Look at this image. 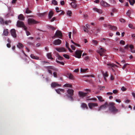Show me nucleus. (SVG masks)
I'll use <instances>...</instances> for the list:
<instances>
[{
	"label": "nucleus",
	"mask_w": 135,
	"mask_h": 135,
	"mask_svg": "<svg viewBox=\"0 0 135 135\" xmlns=\"http://www.w3.org/2000/svg\"><path fill=\"white\" fill-rule=\"evenodd\" d=\"M71 32H69V38L70 39L71 38Z\"/></svg>",
	"instance_id": "nucleus-62"
},
{
	"label": "nucleus",
	"mask_w": 135,
	"mask_h": 135,
	"mask_svg": "<svg viewBox=\"0 0 135 135\" xmlns=\"http://www.w3.org/2000/svg\"><path fill=\"white\" fill-rule=\"evenodd\" d=\"M117 102H118L119 103H120L121 102V101L119 99H116L115 100Z\"/></svg>",
	"instance_id": "nucleus-63"
},
{
	"label": "nucleus",
	"mask_w": 135,
	"mask_h": 135,
	"mask_svg": "<svg viewBox=\"0 0 135 135\" xmlns=\"http://www.w3.org/2000/svg\"><path fill=\"white\" fill-rule=\"evenodd\" d=\"M97 97L100 102H103L104 101V100L103 99L102 97L101 96H97Z\"/></svg>",
	"instance_id": "nucleus-28"
},
{
	"label": "nucleus",
	"mask_w": 135,
	"mask_h": 135,
	"mask_svg": "<svg viewBox=\"0 0 135 135\" xmlns=\"http://www.w3.org/2000/svg\"><path fill=\"white\" fill-rule=\"evenodd\" d=\"M121 90L123 91H125L127 89L125 88L124 86H122L121 88Z\"/></svg>",
	"instance_id": "nucleus-49"
},
{
	"label": "nucleus",
	"mask_w": 135,
	"mask_h": 135,
	"mask_svg": "<svg viewBox=\"0 0 135 135\" xmlns=\"http://www.w3.org/2000/svg\"><path fill=\"white\" fill-rule=\"evenodd\" d=\"M63 56L66 59H69V57L68 55L64 54L63 55Z\"/></svg>",
	"instance_id": "nucleus-42"
},
{
	"label": "nucleus",
	"mask_w": 135,
	"mask_h": 135,
	"mask_svg": "<svg viewBox=\"0 0 135 135\" xmlns=\"http://www.w3.org/2000/svg\"><path fill=\"white\" fill-rule=\"evenodd\" d=\"M53 75L55 77H57V73L56 72H54L53 73Z\"/></svg>",
	"instance_id": "nucleus-61"
},
{
	"label": "nucleus",
	"mask_w": 135,
	"mask_h": 135,
	"mask_svg": "<svg viewBox=\"0 0 135 135\" xmlns=\"http://www.w3.org/2000/svg\"><path fill=\"white\" fill-rule=\"evenodd\" d=\"M56 50L59 52H62L66 51V50L64 47L56 48Z\"/></svg>",
	"instance_id": "nucleus-16"
},
{
	"label": "nucleus",
	"mask_w": 135,
	"mask_h": 135,
	"mask_svg": "<svg viewBox=\"0 0 135 135\" xmlns=\"http://www.w3.org/2000/svg\"><path fill=\"white\" fill-rule=\"evenodd\" d=\"M71 47L73 50H75V47L73 45H71Z\"/></svg>",
	"instance_id": "nucleus-54"
},
{
	"label": "nucleus",
	"mask_w": 135,
	"mask_h": 135,
	"mask_svg": "<svg viewBox=\"0 0 135 135\" xmlns=\"http://www.w3.org/2000/svg\"><path fill=\"white\" fill-rule=\"evenodd\" d=\"M68 94L69 96L73 95L74 94V91L73 90L71 89H68L67 91Z\"/></svg>",
	"instance_id": "nucleus-12"
},
{
	"label": "nucleus",
	"mask_w": 135,
	"mask_h": 135,
	"mask_svg": "<svg viewBox=\"0 0 135 135\" xmlns=\"http://www.w3.org/2000/svg\"><path fill=\"white\" fill-rule=\"evenodd\" d=\"M73 96V95H71V96L70 95V96H68V97L70 98L71 100V101H73L74 100L73 98L72 97Z\"/></svg>",
	"instance_id": "nucleus-56"
},
{
	"label": "nucleus",
	"mask_w": 135,
	"mask_h": 135,
	"mask_svg": "<svg viewBox=\"0 0 135 135\" xmlns=\"http://www.w3.org/2000/svg\"><path fill=\"white\" fill-rule=\"evenodd\" d=\"M55 90L56 92L59 94H61L60 92L61 91L62 93H64V90L62 89H55Z\"/></svg>",
	"instance_id": "nucleus-19"
},
{
	"label": "nucleus",
	"mask_w": 135,
	"mask_h": 135,
	"mask_svg": "<svg viewBox=\"0 0 135 135\" xmlns=\"http://www.w3.org/2000/svg\"><path fill=\"white\" fill-rule=\"evenodd\" d=\"M119 21L121 22H124L125 21V20L124 19H123V18H120L119 19Z\"/></svg>",
	"instance_id": "nucleus-53"
},
{
	"label": "nucleus",
	"mask_w": 135,
	"mask_h": 135,
	"mask_svg": "<svg viewBox=\"0 0 135 135\" xmlns=\"http://www.w3.org/2000/svg\"><path fill=\"white\" fill-rule=\"evenodd\" d=\"M107 65L109 66L110 67H113L115 65L114 64H108Z\"/></svg>",
	"instance_id": "nucleus-46"
},
{
	"label": "nucleus",
	"mask_w": 135,
	"mask_h": 135,
	"mask_svg": "<svg viewBox=\"0 0 135 135\" xmlns=\"http://www.w3.org/2000/svg\"><path fill=\"white\" fill-rule=\"evenodd\" d=\"M86 100H94V101H97V99L95 98H90V99H86Z\"/></svg>",
	"instance_id": "nucleus-43"
},
{
	"label": "nucleus",
	"mask_w": 135,
	"mask_h": 135,
	"mask_svg": "<svg viewBox=\"0 0 135 135\" xmlns=\"http://www.w3.org/2000/svg\"><path fill=\"white\" fill-rule=\"evenodd\" d=\"M76 0H74V1L70 4L73 8H76L77 6V5L76 4Z\"/></svg>",
	"instance_id": "nucleus-11"
},
{
	"label": "nucleus",
	"mask_w": 135,
	"mask_h": 135,
	"mask_svg": "<svg viewBox=\"0 0 135 135\" xmlns=\"http://www.w3.org/2000/svg\"><path fill=\"white\" fill-rule=\"evenodd\" d=\"M46 12H45L43 13H40L39 14V16L40 17H42L45 15L46 14Z\"/></svg>",
	"instance_id": "nucleus-47"
},
{
	"label": "nucleus",
	"mask_w": 135,
	"mask_h": 135,
	"mask_svg": "<svg viewBox=\"0 0 135 135\" xmlns=\"http://www.w3.org/2000/svg\"><path fill=\"white\" fill-rule=\"evenodd\" d=\"M11 33L12 36L14 38H16L17 35L16 33V30L14 29H12L11 30Z\"/></svg>",
	"instance_id": "nucleus-10"
},
{
	"label": "nucleus",
	"mask_w": 135,
	"mask_h": 135,
	"mask_svg": "<svg viewBox=\"0 0 135 135\" xmlns=\"http://www.w3.org/2000/svg\"><path fill=\"white\" fill-rule=\"evenodd\" d=\"M128 26L129 27L133 29H134L135 28L133 26V25L131 24H129L128 25Z\"/></svg>",
	"instance_id": "nucleus-39"
},
{
	"label": "nucleus",
	"mask_w": 135,
	"mask_h": 135,
	"mask_svg": "<svg viewBox=\"0 0 135 135\" xmlns=\"http://www.w3.org/2000/svg\"><path fill=\"white\" fill-rule=\"evenodd\" d=\"M89 108L91 109H92L93 107H97L98 106V104L96 103H90L88 104Z\"/></svg>",
	"instance_id": "nucleus-8"
},
{
	"label": "nucleus",
	"mask_w": 135,
	"mask_h": 135,
	"mask_svg": "<svg viewBox=\"0 0 135 135\" xmlns=\"http://www.w3.org/2000/svg\"><path fill=\"white\" fill-rule=\"evenodd\" d=\"M18 18L19 20H24V17L22 14H20L18 15Z\"/></svg>",
	"instance_id": "nucleus-22"
},
{
	"label": "nucleus",
	"mask_w": 135,
	"mask_h": 135,
	"mask_svg": "<svg viewBox=\"0 0 135 135\" xmlns=\"http://www.w3.org/2000/svg\"><path fill=\"white\" fill-rule=\"evenodd\" d=\"M115 104L112 102H110L109 104L106 102L103 105H101L99 108L98 111H100L101 109L106 108L108 106H109V109L110 112L113 114H115L119 112V110L117 109L115 106Z\"/></svg>",
	"instance_id": "nucleus-1"
},
{
	"label": "nucleus",
	"mask_w": 135,
	"mask_h": 135,
	"mask_svg": "<svg viewBox=\"0 0 135 135\" xmlns=\"http://www.w3.org/2000/svg\"><path fill=\"white\" fill-rule=\"evenodd\" d=\"M67 14L69 16H71V15L72 14V13L71 11L69 10L67 11Z\"/></svg>",
	"instance_id": "nucleus-37"
},
{
	"label": "nucleus",
	"mask_w": 135,
	"mask_h": 135,
	"mask_svg": "<svg viewBox=\"0 0 135 135\" xmlns=\"http://www.w3.org/2000/svg\"><path fill=\"white\" fill-rule=\"evenodd\" d=\"M77 32V30L76 29H74L73 32V34H75Z\"/></svg>",
	"instance_id": "nucleus-52"
},
{
	"label": "nucleus",
	"mask_w": 135,
	"mask_h": 135,
	"mask_svg": "<svg viewBox=\"0 0 135 135\" xmlns=\"http://www.w3.org/2000/svg\"><path fill=\"white\" fill-rule=\"evenodd\" d=\"M109 28L111 30H112L114 31H116L117 30V28L115 26H112L111 25H108Z\"/></svg>",
	"instance_id": "nucleus-20"
},
{
	"label": "nucleus",
	"mask_w": 135,
	"mask_h": 135,
	"mask_svg": "<svg viewBox=\"0 0 135 135\" xmlns=\"http://www.w3.org/2000/svg\"><path fill=\"white\" fill-rule=\"evenodd\" d=\"M31 11L29 9V8H27L25 11V13H31Z\"/></svg>",
	"instance_id": "nucleus-35"
},
{
	"label": "nucleus",
	"mask_w": 135,
	"mask_h": 135,
	"mask_svg": "<svg viewBox=\"0 0 135 135\" xmlns=\"http://www.w3.org/2000/svg\"><path fill=\"white\" fill-rule=\"evenodd\" d=\"M46 69H48V70L49 69H52L53 70H55L54 67L53 66H47L46 67Z\"/></svg>",
	"instance_id": "nucleus-34"
},
{
	"label": "nucleus",
	"mask_w": 135,
	"mask_h": 135,
	"mask_svg": "<svg viewBox=\"0 0 135 135\" xmlns=\"http://www.w3.org/2000/svg\"><path fill=\"white\" fill-rule=\"evenodd\" d=\"M118 92V91L116 90H113V92L114 94H116Z\"/></svg>",
	"instance_id": "nucleus-64"
},
{
	"label": "nucleus",
	"mask_w": 135,
	"mask_h": 135,
	"mask_svg": "<svg viewBox=\"0 0 135 135\" xmlns=\"http://www.w3.org/2000/svg\"><path fill=\"white\" fill-rule=\"evenodd\" d=\"M131 14V11L130 10H128V11L126 13V14L127 16H129V17L131 18L130 16Z\"/></svg>",
	"instance_id": "nucleus-36"
},
{
	"label": "nucleus",
	"mask_w": 135,
	"mask_h": 135,
	"mask_svg": "<svg viewBox=\"0 0 135 135\" xmlns=\"http://www.w3.org/2000/svg\"><path fill=\"white\" fill-rule=\"evenodd\" d=\"M0 23L2 25H3L4 24V20L2 17H0Z\"/></svg>",
	"instance_id": "nucleus-31"
},
{
	"label": "nucleus",
	"mask_w": 135,
	"mask_h": 135,
	"mask_svg": "<svg viewBox=\"0 0 135 135\" xmlns=\"http://www.w3.org/2000/svg\"><path fill=\"white\" fill-rule=\"evenodd\" d=\"M120 43L121 44H122L123 45H124L125 44V42L123 40H120Z\"/></svg>",
	"instance_id": "nucleus-50"
},
{
	"label": "nucleus",
	"mask_w": 135,
	"mask_h": 135,
	"mask_svg": "<svg viewBox=\"0 0 135 135\" xmlns=\"http://www.w3.org/2000/svg\"><path fill=\"white\" fill-rule=\"evenodd\" d=\"M83 29L84 30V31L86 32L87 33L89 31L88 29L86 28L85 26H84L83 27Z\"/></svg>",
	"instance_id": "nucleus-38"
},
{
	"label": "nucleus",
	"mask_w": 135,
	"mask_h": 135,
	"mask_svg": "<svg viewBox=\"0 0 135 135\" xmlns=\"http://www.w3.org/2000/svg\"><path fill=\"white\" fill-rule=\"evenodd\" d=\"M63 87H67L72 88V85L71 84H66L63 85Z\"/></svg>",
	"instance_id": "nucleus-29"
},
{
	"label": "nucleus",
	"mask_w": 135,
	"mask_h": 135,
	"mask_svg": "<svg viewBox=\"0 0 135 135\" xmlns=\"http://www.w3.org/2000/svg\"><path fill=\"white\" fill-rule=\"evenodd\" d=\"M92 43L94 45H97L98 43V42L96 40H93L92 41Z\"/></svg>",
	"instance_id": "nucleus-44"
},
{
	"label": "nucleus",
	"mask_w": 135,
	"mask_h": 135,
	"mask_svg": "<svg viewBox=\"0 0 135 135\" xmlns=\"http://www.w3.org/2000/svg\"><path fill=\"white\" fill-rule=\"evenodd\" d=\"M60 4L61 5H63L65 4V2L64 1H62L60 2Z\"/></svg>",
	"instance_id": "nucleus-59"
},
{
	"label": "nucleus",
	"mask_w": 135,
	"mask_h": 135,
	"mask_svg": "<svg viewBox=\"0 0 135 135\" xmlns=\"http://www.w3.org/2000/svg\"><path fill=\"white\" fill-rule=\"evenodd\" d=\"M25 30L26 31V33L27 36H28L30 34V33L28 31H27V30Z\"/></svg>",
	"instance_id": "nucleus-51"
},
{
	"label": "nucleus",
	"mask_w": 135,
	"mask_h": 135,
	"mask_svg": "<svg viewBox=\"0 0 135 135\" xmlns=\"http://www.w3.org/2000/svg\"><path fill=\"white\" fill-rule=\"evenodd\" d=\"M3 35L5 36H7L9 33L8 30L7 29L4 30L3 32Z\"/></svg>",
	"instance_id": "nucleus-23"
},
{
	"label": "nucleus",
	"mask_w": 135,
	"mask_h": 135,
	"mask_svg": "<svg viewBox=\"0 0 135 135\" xmlns=\"http://www.w3.org/2000/svg\"><path fill=\"white\" fill-rule=\"evenodd\" d=\"M49 27L52 30H54L55 29V28L54 27L50 25L49 26Z\"/></svg>",
	"instance_id": "nucleus-55"
},
{
	"label": "nucleus",
	"mask_w": 135,
	"mask_h": 135,
	"mask_svg": "<svg viewBox=\"0 0 135 135\" xmlns=\"http://www.w3.org/2000/svg\"><path fill=\"white\" fill-rule=\"evenodd\" d=\"M17 26L18 27H22L23 28L24 30H27V27L25 26L24 23L20 21H17Z\"/></svg>",
	"instance_id": "nucleus-3"
},
{
	"label": "nucleus",
	"mask_w": 135,
	"mask_h": 135,
	"mask_svg": "<svg viewBox=\"0 0 135 135\" xmlns=\"http://www.w3.org/2000/svg\"><path fill=\"white\" fill-rule=\"evenodd\" d=\"M119 50L120 51L122 52H125L124 50L122 47L120 48Z\"/></svg>",
	"instance_id": "nucleus-45"
},
{
	"label": "nucleus",
	"mask_w": 135,
	"mask_h": 135,
	"mask_svg": "<svg viewBox=\"0 0 135 135\" xmlns=\"http://www.w3.org/2000/svg\"><path fill=\"white\" fill-rule=\"evenodd\" d=\"M62 36V35L61 32L58 30L56 31L54 35L52 37V38L53 39L55 37H58L61 38Z\"/></svg>",
	"instance_id": "nucleus-2"
},
{
	"label": "nucleus",
	"mask_w": 135,
	"mask_h": 135,
	"mask_svg": "<svg viewBox=\"0 0 135 135\" xmlns=\"http://www.w3.org/2000/svg\"><path fill=\"white\" fill-rule=\"evenodd\" d=\"M28 22L29 25L37 24L38 22L35 21L34 19L31 18H29L28 19Z\"/></svg>",
	"instance_id": "nucleus-7"
},
{
	"label": "nucleus",
	"mask_w": 135,
	"mask_h": 135,
	"mask_svg": "<svg viewBox=\"0 0 135 135\" xmlns=\"http://www.w3.org/2000/svg\"><path fill=\"white\" fill-rule=\"evenodd\" d=\"M93 10L100 14H102L103 13L102 10L100 9H99L96 8H93Z\"/></svg>",
	"instance_id": "nucleus-18"
},
{
	"label": "nucleus",
	"mask_w": 135,
	"mask_h": 135,
	"mask_svg": "<svg viewBox=\"0 0 135 135\" xmlns=\"http://www.w3.org/2000/svg\"><path fill=\"white\" fill-rule=\"evenodd\" d=\"M101 5L104 7H109L110 5L105 1H101L100 2Z\"/></svg>",
	"instance_id": "nucleus-9"
},
{
	"label": "nucleus",
	"mask_w": 135,
	"mask_h": 135,
	"mask_svg": "<svg viewBox=\"0 0 135 135\" xmlns=\"http://www.w3.org/2000/svg\"><path fill=\"white\" fill-rule=\"evenodd\" d=\"M105 50L103 49L102 48H101L100 50L98 51V52L99 53V54L100 56H102L103 55V53H104L105 51Z\"/></svg>",
	"instance_id": "nucleus-17"
},
{
	"label": "nucleus",
	"mask_w": 135,
	"mask_h": 135,
	"mask_svg": "<svg viewBox=\"0 0 135 135\" xmlns=\"http://www.w3.org/2000/svg\"><path fill=\"white\" fill-rule=\"evenodd\" d=\"M102 74L103 76L104 80L106 81L107 79L105 78L108 77V76L107 72H106L105 73H104L103 71L102 72Z\"/></svg>",
	"instance_id": "nucleus-21"
},
{
	"label": "nucleus",
	"mask_w": 135,
	"mask_h": 135,
	"mask_svg": "<svg viewBox=\"0 0 135 135\" xmlns=\"http://www.w3.org/2000/svg\"><path fill=\"white\" fill-rule=\"evenodd\" d=\"M53 14L54 13L52 11H51L50 12L48 15L49 19H51L53 16Z\"/></svg>",
	"instance_id": "nucleus-26"
},
{
	"label": "nucleus",
	"mask_w": 135,
	"mask_h": 135,
	"mask_svg": "<svg viewBox=\"0 0 135 135\" xmlns=\"http://www.w3.org/2000/svg\"><path fill=\"white\" fill-rule=\"evenodd\" d=\"M51 86L52 87L54 88L56 87L60 86L61 85L59 84L56 82H54L52 83Z\"/></svg>",
	"instance_id": "nucleus-15"
},
{
	"label": "nucleus",
	"mask_w": 135,
	"mask_h": 135,
	"mask_svg": "<svg viewBox=\"0 0 135 135\" xmlns=\"http://www.w3.org/2000/svg\"><path fill=\"white\" fill-rule=\"evenodd\" d=\"M17 46L19 49H22L23 47V44L21 43H19L17 45Z\"/></svg>",
	"instance_id": "nucleus-27"
},
{
	"label": "nucleus",
	"mask_w": 135,
	"mask_h": 135,
	"mask_svg": "<svg viewBox=\"0 0 135 135\" xmlns=\"http://www.w3.org/2000/svg\"><path fill=\"white\" fill-rule=\"evenodd\" d=\"M130 4L132 5H133L135 3V0H128Z\"/></svg>",
	"instance_id": "nucleus-30"
},
{
	"label": "nucleus",
	"mask_w": 135,
	"mask_h": 135,
	"mask_svg": "<svg viewBox=\"0 0 135 135\" xmlns=\"http://www.w3.org/2000/svg\"><path fill=\"white\" fill-rule=\"evenodd\" d=\"M57 57L58 59L60 60H62L64 59L63 57H61L59 54L57 55Z\"/></svg>",
	"instance_id": "nucleus-33"
},
{
	"label": "nucleus",
	"mask_w": 135,
	"mask_h": 135,
	"mask_svg": "<svg viewBox=\"0 0 135 135\" xmlns=\"http://www.w3.org/2000/svg\"><path fill=\"white\" fill-rule=\"evenodd\" d=\"M85 26L88 29H90V26L88 24H86Z\"/></svg>",
	"instance_id": "nucleus-58"
},
{
	"label": "nucleus",
	"mask_w": 135,
	"mask_h": 135,
	"mask_svg": "<svg viewBox=\"0 0 135 135\" xmlns=\"http://www.w3.org/2000/svg\"><path fill=\"white\" fill-rule=\"evenodd\" d=\"M66 74L67 77H68L69 79L71 80L74 79V76L72 74L69 72H68L66 73Z\"/></svg>",
	"instance_id": "nucleus-13"
},
{
	"label": "nucleus",
	"mask_w": 135,
	"mask_h": 135,
	"mask_svg": "<svg viewBox=\"0 0 135 135\" xmlns=\"http://www.w3.org/2000/svg\"><path fill=\"white\" fill-rule=\"evenodd\" d=\"M88 94V93H85L81 91H79L78 92L79 96L80 97L82 98L86 96Z\"/></svg>",
	"instance_id": "nucleus-6"
},
{
	"label": "nucleus",
	"mask_w": 135,
	"mask_h": 135,
	"mask_svg": "<svg viewBox=\"0 0 135 135\" xmlns=\"http://www.w3.org/2000/svg\"><path fill=\"white\" fill-rule=\"evenodd\" d=\"M100 31V28L97 27H93L91 30V31L92 32L93 34L95 35H97V33L99 32Z\"/></svg>",
	"instance_id": "nucleus-4"
},
{
	"label": "nucleus",
	"mask_w": 135,
	"mask_h": 135,
	"mask_svg": "<svg viewBox=\"0 0 135 135\" xmlns=\"http://www.w3.org/2000/svg\"><path fill=\"white\" fill-rule=\"evenodd\" d=\"M52 3L54 5H57V2L55 0H53L52 1Z\"/></svg>",
	"instance_id": "nucleus-40"
},
{
	"label": "nucleus",
	"mask_w": 135,
	"mask_h": 135,
	"mask_svg": "<svg viewBox=\"0 0 135 135\" xmlns=\"http://www.w3.org/2000/svg\"><path fill=\"white\" fill-rule=\"evenodd\" d=\"M55 9L56 11V12H57L58 13L60 11H59V8L58 7H56V8Z\"/></svg>",
	"instance_id": "nucleus-57"
},
{
	"label": "nucleus",
	"mask_w": 135,
	"mask_h": 135,
	"mask_svg": "<svg viewBox=\"0 0 135 135\" xmlns=\"http://www.w3.org/2000/svg\"><path fill=\"white\" fill-rule=\"evenodd\" d=\"M81 107L83 109L86 108V109H88V107L86 104L85 103H82L81 105Z\"/></svg>",
	"instance_id": "nucleus-24"
},
{
	"label": "nucleus",
	"mask_w": 135,
	"mask_h": 135,
	"mask_svg": "<svg viewBox=\"0 0 135 135\" xmlns=\"http://www.w3.org/2000/svg\"><path fill=\"white\" fill-rule=\"evenodd\" d=\"M88 70L87 69H81V71L83 73H84Z\"/></svg>",
	"instance_id": "nucleus-48"
},
{
	"label": "nucleus",
	"mask_w": 135,
	"mask_h": 135,
	"mask_svg": "<svg viewBox=\"0 0 135 135\" xmlns=\"http://www.w3.org/2000/svg\"><path fill=\"white\" fill-rule=\"evenodd\" d=\"M56 19V18L55 17H54L52 18L50 21L51 22H52L54 21Z\"/></svg>",
	"instance_id": "nucleus-60"
},
{
	"label": "nucleus",
	"mask_w": 135,
	"mask_h": 135,
	"mask_svg": "<svg viewBox=\"0 0 135 135\" xmlns=\"http://www.w3.org/2000/svg\"><path fill=\"white\" fill-rule=\"evenodd\" d=\"M83 51L80 50H77L75 52V56L78 58L81 57Z\"/></svg>",
	"instance_id": "nucleus-5"
},
{
	"label": "nucleus",
	"mask_w": 135,
	"mask_h": 135,
	"mask_svg": "<svg viewBox=\"0 0 135 135\" xmlns=\"http://www.w3.org/2000/svg\"><path fill=\"white\" fill-rule=\"evenodd\" d=\"M31 57L33 59L36 60H38L39 59V57L36 56H35L33 54H31L30 55Z\"/></svg>",
	"instance_id": "nucleus-25"
},
{
	"label": "nucleus",
	"mask_w": 135,
	"mask_h": 135,
	"mask_svg": "<svg viewBox=\"0 0 135 135\" xmlns=\"http://www.w3.org/2000/svg\"><path fill=\"white\" fill-rule=\"evenodd\" d=\"M61 43V40L59 39L56 40L54 41L53 43L55 45H60Z\"/></svg>",
	"instance_id": "nucleus-14"
},
{
	"label": "nucleus",
	"mask_w": 135,
	"mask_h": 135,
	"mask_svg": "<svg viewBox=\"0 0 135 135\" xmlns=\"http://www.w3.org/2000/svg\"><path fill=\"white\" fill-rule=\"evenodd\" d=\"M56 61L57 63L60 64L62 65H64V63L63 62H61L57 60H56Z\"/></svg>",
	"instance_id": "nucleus-41"
},
{
	"label": "nucleus",
	"mask_w": 135,
	"mask_h": 135,
	"mask_svg": "<svg viewBox=\"0 0 135 135\" xmlns=\"http://www.w3.org/2000/svg\"><path fill=\"white\" fill-rule=\"evenodd\" d=\"M47 56L48 59H51V60L53 59L50 53L47 54Z\"/></svg>",
	"instance_id": "nucleus-32"
}]
</instances>
